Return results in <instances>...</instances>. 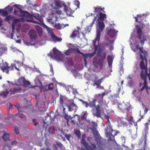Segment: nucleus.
<instances>
[{
    "mask_svg": "<svg viewBox=\"0 0 150 150\" xmlns=\"http://www.w3.org/2000/svg\"><path fill=\"white\" fill-rule=\"evenodd\" d=\"M146 14H138L137 16L134 17L135 19V21L142 24V27L141 28L140 25H137L135 26L136 29L138 38L140 40V43L142 45H144V42L147 41L146 36L145 34L142 31V29L146 27V28L149 29V23H144V21H146Z\"/></svg>",
    "mask_w": 150,
    "mask_h": 150,
    "instance_id": "f257e3e1",
    "label": "nucleus"
},
{
    "mask_svg": "<svg viewBox=\"0 0 150 150\" xmlns=\"http://www.w3.org/2000/svg\"><path fill=\"white\" fill-rule=\"evenodd\" d=\"M148 55L147 52H145L144 55L140 54V56L141 59L139 67L141 71H140V76L142 79L144 80L147 81V77L148 76L150 81V68L149 69V73L147 74V62L146 56Z\"/></svg>",
    "mask_w": 150,
    "mask_h": 150,
    "instance_id": "f03ea898",
    "label": "nucleus"
},
{
    "mask_svg": "<svg viewBox=\"0 0 150 150\" xmlns=\"http://www.w3.org/2000/svg\"><path fill=\"white\" fill-rule=\"evenodd\" d=\"M105 94V92L103 93L102 94H96L94 96V99L96 101H97L100 104H98L96 106L95 110H92V114L97 118L100 117H101V108L104 104L103 102V98Z\"/></svg>",
    "mask_w": 150,
    "mask_h": 150,
    "instance_id": "7ed1b4c3",
    "label": "nucleus"
},
{
    "mask_svg": "<svg viewBox=\"0 0 150 150\" xmlns=\"http://www.w3.org/2000/svg\"><path fill=\"white\" fill-rule=\"evenodd\" d=\"M101 51L98 50L97 54L99 56L101 57L102 58H99L98 60L97 58L95 57L93 58V64L96 68H98L100 67V69L102 70L103 68V63L106 58V53L105 52L103 53V55L101 56L100 55Z\"/></svg>",
    "mask_w": 150,
    "mask_h": 150,
    "instance_id": "20e7f679",
    "label": "nucleus"
},
{
    "mask_svg": "<svg viewBox=\"0 0 150 150\" xmlns=\"http://www.w3.org/2000/svg\"><path fill=\"white\" fill-rule=\"evenodd\" d=\"M144 81L143 86L142 87L139 89L138 91L134 90L132 92L134 95L136 97L137 100L139 102H141V101L142 92L144 89L146 90L147 93L149 94L148 91L149 88L148 86L147 81L146 80Z\"/></svg>",
    "mask_w": 150,
    "mask_h": 150,
    "instance_id": "39448f33",
    "label": "nucleus"
},
{
    "mask_svg": "<svg viewBox=\"0 0 150 150\" xmlns=\"http://www.w3.org/2000/svg\"><path fill=\"white\" fill-rule=\"evenodd\" d=\"M20 16L23 17V20L25 22L27 21V22H32L35 23H38V21H34L33 20V17L27 11H23L20 9Z\"/></svg>",
    "mask_w": 150,
    "mask_h": 150,
    "instance_id": "423d86ee",
    "label": "nucleus"
},
{
    "mask_svg": "<svg viewBox=\"0 0 150 150\" xmlns=\"http://www.w3.org/2000/svg\"><path fill=\"white\" fill-rule=\"evenodd\" d=\"M118 132L110 128H107L106 129V134L107 137L110 140L115 143L116 141L114 139V137L116 135Z\"/></svg>",
    "mask_w": 150,
    "mask_h": 150,
    "instance_id": "0eeeda50",
    "label": "nucleus"
},
{
    "mask_svg": "<svg viewBox=\"0 0 150 150\" xmlns=\"http://www.w3.org/2000/svg\"><path fill=\"white\" fill-rule=\"evenodd\" d=\"M9 85V86L11 88L10 89V91L11 94H14L17 93H20L21 90V88L19 86L15 84H14L13 82L8 81Z\"/></svg>",
    "mask_w": 150,
    "mask_h": 150,
    "instance_id": "6e6552de",
    "label": "nucleus"
},
{
    "mask_svg": "<svg viewBox=\"0 0 150 150\" xmlns=\"http://www.w3.org/2000/svg\"><path fill=\"white\" fill-rule=\"evenodd\" d=\"M98 27L97 28L96 35V40H100V33L104 29L105 25L103 22L98 21Z\"/></svg>",
    "mask_w": 150,
    "mask_h": 150,
    "instance_id": "1a4fd4ad",
    "label": "nucleus"
},
{
    "mask_svg": "<svg viewBox=\"0 0 150 150\" xmlns=\"http://www.w3.org/2000/svg\"><path fill=\"white\" fill-rule=\"evenodd\" d=\"M147 139L145 135L143 140L139 141V148L141 150H149V148L147 146Z\"/></svg>",
    "mask_w": 150,
    "mask_h": 150,
    "instance_id": "9d476101",
    "label": "nucleus"
},
{
    "mask_svg": "<svg viewBox=\"0 0 150 150\" xmlns=\"http://www.w3.org/2000/svg\"><path fill=\"white\" fill-rule=\"evenodd\" d=\"M69 111H76L78 108L77 106L74 103V100H69L67 104H66Z\"/></svg>",
    "mask_w": 150,
    "mask_h": 150,
    "instance_id": "9b49d317",
    "label": "nucleus"
},
{
    "mask_svg": "<svg viewBox=\"0 0 150 150\" xmlns=\"http://www.w3.org/2000/svg\"><path fill=\"white\" fill-rule=\"evenodd\" d=\"M0 68L3 72H5L7 74L8 73L9 70H11L10 69H11V70H12L13 69L12 67H10L8 66V64L6 62L3 63L2 65L1 66Z\"/></svg>",
    "mask_w": 150,
    "mask_h": 150,
    "instance_id": "f8f14e48",
    "label": "nucleus"
},
{
    "mask_svg": "<svg viewBox=\"0 0 150 150\" xmlns=\"http://www.w3.org/2000/svg\"><path fill=\"white\" fill-rule=\"evenodd\" d=\"M51 6L55 9L61 8L62 7L61 2L59 1H54L51 4Z\"/></svg>",
    "mask_w": 150,
    "mask_h": 150,
    "instance_id": "ddd939ff",
    "label": "nucleus"
},
{
    "mask_svg": "<svg viewBox=\"0 0 150 150\" xmlns=\"http://www.w3.org/2000/svg\"><path fill=\"white\" fill-rule=\"evenodd\" d=\"M103 78L102 77L100 79H99L98 76H96L93 80V86H95L96 85L97 86V88H99L100 86L101 83L103 82Z\"/></svg>",
    "mask_w": 150,
    "mask_h": 150,
    "instance_id": "4468645a",
    "label": "nucleus"
},
{
    "mask_svg": "<svg viewBox=\"0 0 150 150\" xmlns=\"http://www.w3.org/2000/svg\"><path fill=\"white\" fill-rule=\"evenodd\" d=\"M103 138L100 136L97 135L95 137V140L97 142V144L99 149H100L103 145Z\"/></svg>",
    "mask_w": 150,
    "mask_h": 150,
    "instance_id": "2eb2a0df",
    "label": "nucleus"
},
{
    "mask_svg": "<svg viewBox=\"0 0 150 150\" xmlns=\"http://www.w3.org/2000/svg\"><path fill=\"white\" fill-rule=\"evenodd\" d=\"M24 22L25 21H24L23 18L20 19H15V18L14 19L12 22V24L11 27L12 29L13 32L14 31L15 29V26L17 24L21 22Z\"/></svg>",
    "mask_w": 150,
    "mask_h": 150,
    "instance_id": "dca6fc26",
    "label": "nucleus"
},
{
    "mask_svg": "<svg viewBox=\"0 0 150 150\" xmlns=\"http://www.w3.org/2000/svg\"><path fill=\"white\" fill-rule=\"evenodd\" d=\"M53 54L54 57L56 59H60V57L61 53L56 48H54L53 49Z\"/></svg>",
    "mask_w": 150,
    "mask_h": 150,
    "instance_id": "f3484780",
    "label": "nucleus"
},
{
    "mask_svg": "<svg viewBox=\"0 0 150 150\" xmlns=\"http://www.w3.org/2000/svg\"><path fill=\"white\" fill-rule=\"evenodd\" d=\"M28 34L31 40H35L37 38V34L34 30H30Z\"/></svg>",
    "mask_w": 150,
    "mask_h": 150,
    "instance_id": "a211bd4d",
    "label": "nucleus"
},
{
    "mask_svg": "<svg viewBox=\"0 0 150 150\" xmlns=\"http://www.w3.org/2000/svg\"><path fill=\"white\" fill-rule=\"evenodd\" d=\"M77 30H75L72 33L70 37L72 38H74L76 37L77 36H79V30L81 29V28L79 27H77Z\"/></svg>",
    "mask_w": 150,
    "mask_h": 150,
    "instance_id": "6ab92c4d",
    "label": "nucleus"
},
{
    "mask_svg": "<svg viewBox=\"0 0 150 150\" xmlns=\"http://www.w3.org/2000/svg\"><path fill=\"white\" fill-rule=\"evenodd\" d=\"M117 32L118 31L115 30V29H110L108 31L107 34L110 37L113 38Z\"/></svg>",
    "mask_w": 150,
    "mask_h": 150,
    "instance_id": "aec40b11",
    "label": "nucleus"
},
{
    "mask_svg": "<svg viewBox=\"0 0 150 150\" xmlns=\"http://www.w3.org/2000/svg\"><path fill=\"white\" fill-rule=\"evenodd\" d=\"M56 117V115L54 112H51L47 114V116L46 117L45 121L47 120L46 119L49 117L50 120V122H51L54 120Z\"/></svg>",
    "mask_w": 150,
    "mask_h": 150,
    "instance_id": "412c9836",
    "label": "nucleus"
},
{
    "mask_svg": "<svg viewBox=\"0 0 150 150\" xmlns=\"http://www.w3.org/2000/svg\"><path fill=\"white\" fill-rule=\"evenodd\" d=\"M95 14H97V16L100 14V13H102V11L104 12V8H102L101 6H97L96 7H94Z\"/></svg>",
    "mask_w": 150,
    "mask_h": 150,
    "instance_id": "4be33fe9",
    "label": "nucleus"
},
{
    "mask_svg": "<svg viewBox=\"0 0 150 150\" xmlns=\"http://www.w3.org/2000/svg\"><path fill=\"white\" fill-rule=\"evenodd\" d=\"M100 40H96V38L93 41V46H94V50L93 52H96L99 47V42Z\"/></svg>",
    "mask_w": 150,
    "mask_h": 150,
    "instance_id": "5701e85b",
    "label": "nucleus"
},
{
    "mask_svg": "<svg viewBox=\"0 0 150 150\" xmlns=\"http://www.w3.org/2000/svg\"><path fill=\"white\" fill-rule=\"evenodd\" d=\"M98 16V21L103 22L104 20L106 19V16L105 14L102 13H100Z\"/></svg>",
    "mask_w": 150,
    "mask_h": 150,
    "instance_id": "b1692460",
    "label": "nucleus"
},
{
    "mask_svg": "<svg viewBox=\"0 0 150 150\" xmlns=\"http://www.w3.org/2000/svg\"><path fill=\"white\" fill-rule=\"evenodd\" d=\"M114 57H112L111 56L108 55L107 56V60L108 63V66L109 67H112V62Z\"/></svg>",
    "mask_w": 150,
    "mask_h": 150,
    "instance_id": "393cba45",
    "label": "nucleus"
},
{
    "mask_svg": "<svg viewBox=\"0 0 150 150\" xmlns=\"http://www.w3.org/2000/svg\"><path fill=\"white\" fill-rule=\"evenodd\" d=\"M6 17L5 19V21L8 22L9 23H11L12 22L14 19L15 18L14 17L12 16L11 15L6 16Z\"/></svg>",
    "mask_w": 150,
    "mask_h": 150,
    "instance_id": "a878e982",
    "label": "nucleus"
},
{
    "mask_svg": "<svg viewBox=\"0 0 150 150\" xmlns=\"http://www.w3.org/2000/svg\"><path fill=\"white\" fill-rule=\"evenodd\" d=\"M32 16L33 17V20L34 21V18H35L36 19L38 20L41 23L43 24V19L42 17L39 14H36L35 16Z\"/></svg>",
    "mask_w": 150,
    "mask_h": 150,
    "instance_id": "bb28decb",
    "label": "nucleus"
},
{
    "mask_svg": "<svg viewBox=\"0 0 150 150\" xmlns=\"http://www.w3.org/2000/svg\"><path fill=\"white\" fill-rule=\"evenodd\" d=\"M35 28L39 37H41L42 35V29L39 26H35Z\"/></svg>",
    "mask_w": 150,
    "mask_h": 150,
    "instance_id": "cd10ccee",
    "label": "nucleus"
},
{
    "mask_svg": "<svg viewBox=\"0 0 150 150\" xmlns=\"http://www.w3.org/2000/svg\"><path fill=\"white\" fill-rule=\"evenodd\" d=\"M51 37L53 41L55 42H60L62 40V38L57 37L54 34H52Z\"/></svg>",
    "mask_w": 150,
    "mask_h": 150,
    "instance_id": "c85d7f7f",
    "label": "nucleus"
},
{
    "mask_svg": "<svg viewBox=\"0 0 150 150\" xmlns=\"http://www.w3.org/2000/svg\"><path fill=\"white\" fill-rule=\"evenodd\" d=\"M57 18L55 16H53L51 18L47 19V21L51 23L52 24H54L57 21Z\"/></svg>",
    "mask_w": 150,
    "mask_h": 150,
    "instance_id": "c756f323",
    "label": "nucleus"
},
{
    "mask_svg": "<svg viewBox=\"0 0 150 150\" xmlns=\"http://www.w3.org/2000/svg\"><path fill=\"white\" fill-rule=\"evenodd\" d=\"M63 115L64 117V118L65 119L68 121L70 119H71V117L70 115H68L66 113V112L65 111V110H66V108H64L63 109Z\"/></svg>",
    "mask_w": 150,
    "mask_h": 150,
    "instance_id": "7c9ffc66",
    "label": "nucleus"
},
{
    "mask_svg": "<svg viewBox=\"0 0 150 150\" xmlns=\"http://www.w3.org/2000/svg\"><path fill=\"white\" fill-rule=\"evenodd\" d=\"M24 78V77H23L18 79L15 84L19 86L22 85Z\"/></svg>",
    "mask_w": 150,
    "mask_h": 150,
    "instance_id": "2f4dec72",
    "label": "nucleus"
},
{
    "mask_svg": "<svg viewBox=\"0 0 150 150\" xmlns=\"http://www.w3.org/2000/svg\"><path fill=\"white\" fill-rule=\"evenodd\" d=\"M96 100L93 99L92 101L89 102V107L92 108H93V107H94L95 108L96 106ZM94 110V109H93V110ZM94 110H95V109Z\"/></svg>",
    "mask_w": 150,
    "mask_h": 150,
    "instance_id": "473e14b6",
    "label": "nucleus"
},
{
    "mask_svg": "<svg viewBox=\"0 0 150 150\" xmlns=\"http://www.w3.org/2000/svg\"><path fill=\"white\" fill-rule=\"evenodd\" d=\"M75 11H73L70 8H69L65 12L67 14L68 16H72V15L74 13Z\"/></svg>",
    "mask_w": 150,
    "mask_h": 150,
    "instance_id": "72a5a7b5",
    "label": "nucleus"
},
{
    "mask_svg": "<svg viewBox=\"0 0 150 150\" xmlns=\"http://www.w3.org/2000/svg\"><path fill=\"white\" fill-rule=\"evenodd\" d=\"M49 122L48 121H47V122H44L43 125V128L46 130L47 129L48 131H49L50 130V127H49Z\"/></svg>",
    "mask_w": 150,
    "mask_h": 150,
    "instance_id": "f704fd0d",
    "label": "nucleus"
},
{
    "mask_svg": "<svg viewBox=\"0 0 150 150\" xmlns=\"http://www.w3.org/2000/svg\"><path fill=\"white\" fill-rule=\"evenodd\" d=\"M3 138L5 142L8 140L9 141V142L10 141L9 139V134L6 133H5L3 135Z\"/></svg>",
    "mask_w": 150,
    "mask_h": 150,
    "instance_id": "c9c22d12",
    "label": "nucleus"
},
{
    "mask_svg": "<svg viewBox=\"0 0 150 150\" xmlns=\"http://www.w3.org/2000/svg\"><path fill=\"white\" fill-rule=\"evenodd\" d=\"M8 92L7 91H3L1 92V93H0V96L3 98H4L8 94Z\"/></svg>",
    "mask_w": 150,
    "mask_h": 150,
    "instance_id": "e433bc0d",
    "label": "nucleus"
},
{
    "mask_svg": "<svg viewBox=\"0 0 150 150\" xmlns=\"http://www.w3.org/2000/svg\"><path fill=\"white\" fill-rule=\"evenodd\" d=\"M30 84V83L28 81H27L24 78L22 85L26 87Z\"/></svg>",
    "mask_w": 150,
    "mask_h": 150,
    "instance_id": "4c0bfd02",
    "label": "nucleus"
},
{
    "mask_svg": "<svg viewBox=\"0 0 150 150\" xmlns=\"http://www.w3.org/2000/svg\"><path fill=\"white\" fill-rule=\"evenodd\" d=\"M82 139L81 140V143L84 146L85 145L84 142L86 143H87L86 141H85V138L86 137V136L85 134H83L82 135Z\"/></svg>",
    "mask_w": 150,
    "mask_h": 150,
    "instance_id": "58836bf2",
    "label": "nucleus"
},
{
    "mask_svg": "<svg viewBox=\"0 0 150 150\" xmlns=\"http://www.w3.org/2000/svg\"><path fill=\"white\" fill-rule=\"evenodd\" d=\"M80 100L85 105V106L86 108L89 107V103H88L87 101H85L82 99H80Z\"/></svg>",
    "mask_w": 150,
    "mask_h": 150,
    "instance_id": "ea45409f",
    "label": "nucleus"
},
{
    "mask_svg": "<svg viewBox=\"0 0 150 150\" xmlns=\"http://www.w3.org/2000/svg\"><path fill=\"white\" fill-rule=\"evenodd\" d=\"M63 96H61L59 98V103L61 105V106L60 107V108L61 107L64 108L63 106V104L64 103V101H63Z\"/></svg>",
    "mask_w": 150,
    "mask_h": 150,
    "instance_id": "a19ab883",
    "label": "nucleus"
},
{
    "mask_svg": "<svg viewBox=\"0 0 150 150\" xmlns=\"http://www.w3.org/2000/svg\"><path fill=\"white\" fill-rule=\"evenodd\" d=\"M74 134L78 138L80 137L81 134L80 131L79 130H76L75 131Z\"/></svg>",
    "mask_w": 150,
    "mask_h": 150,
    "instance_id": "79ce46f5",
    "label": "nucleus"
},
{
    "mask_svg": "<svg viewBox=\"0 0 150 150\" xmlns=\"http://www.w3.org/2000/svg\"><path fill=\"white\" fill-rule=\"evenodd\" d=\"M87 117V112L86 111L83 114L81 117V119L83 120L86 119Z\"/></svg>",
    "mask_w": 150,
    "mask_h": 150,
    "instance_id": "37998d69",
    "label": "nucleus"
},
{
    "mask_svg": "<svg viewBox=\"0 0 150 150\" xmlns=\"http://www.w3.org/2000/svg\"><path fill=\"white\" fill-rule=\"evenodd\" d=\"M127 121H128L129 122V123L131 124H132V122H134L133 118L132 117L127 118Z\"/></svg>",
    "mask_w": 150,
    "mask_h": 150,
    "instance_id": "c03bdc74",
    "label": "nucleus"
},
{
    "mask_svg": "<svg viewBox=\"0 0 150 150\" xmlns=\"http://www.w3.org/2000/svg\"><path fill=\"white\" fill-rule=\"evenodd\" d=\"M6 50V49L2 47H0V57L2 56L3 54Z\"/></svg>",
    "mask_w": 150,
    "mask_h": 150,
    "instance_id": "a18cd8bd",
    "label": "nucleus"
},
{
    "mask_svg": "<svg viewBox=\"0 0 150 150\" xmlns=\"http://www.w3.org/2000/svg\"><path fill=\"white\" fill-rule=\"evenodd\" d=\"M54 27L56 28L59 30H60L62 28V25L59 23L55 24Z\"/></svg>",
    "mask_w": 150,
    "mask_h": 150,
    "instance_id": "49530a36",
    "label": "nucleus"
},
{
    "mask_svg": "<svg viewBox=\"0 0 150 150\" xmlns=\"http://www.w3.org/2000/svg\"><path fill=\"white\" fill-rule=\"evenodd\" d=\"M20 9L19 10L17 11L16 10H14L13 11V13L14 15H17L18 16H20Z\"/></svg>",
    "mask_w": 150,
    "mask_h": 150,
    "instance_id": "de8ad7c7",
    "label": "nucleus"
},
{
    "mask_svg": "<svg viewBox=\"0 0 150 150\" xmlns=\"http://www.w3.org/2000/svg\"><path fill=\"white\" fill-rule=\"evenodd\" d=\"M74 4L77 7V8H76L75 10H76L77 8H79L80 2L79 1H75Z\"/></svg>",
    "mask_w": 150,
    "mask_h": 150,
    "instance_id": "09e8293b",
    "label": "nucleus"
},
{
    "mask_svg": "<svg viewBox=\"0 0 150 150\" xmlns=\"http://www.w3.org/2000/svg\"><path fill=\"white\" fill-rule=\"evenodd\" d=\"M48 90H52L53 88V83H50L49 84L48 86Z\"/></svg>",
    "mask_w": 150,
    "mask_h": 150,
    "instance_id": "8fccbe9b",
    "label": "nucleus"
},
{
    "mask_svg": "<svg viewBox=\"0 0 150 150\" xmlns=\"http://www.w3.org/2000/svg\"><path fill=\"white\" fill-rule=\"evenodd\" d=\"M91 126H92L93 128H96L97 126V124L95 122H91Z\"/></svg>",
    "mask_w": 150,
    "mask_h": 150,
    "instance_id": "3c124183",
    "label": "nucleus"
},
{
    "mask_svg": "<svg viewBox=\"0 0 150 150\" xmlns=\"http://www.w3.org/2000/svg\"><path fill=\"white\" fill-rule=\"evenodd\" d=\"M81 55H82L84 59H86L88 57V54H84L83 53Z\"/></svg>",
    "mask_w": 150,
    "mask_h": 150,
    "instance_id": "603ef678",
    "label": "nucleus"
},
{
    "mask_svg": "<svg viewBox=\"0 0 150 150\" xmlns=\"http://www.w3.org/2000/svg\"><path fill=\"white\" fill-rule=\"evenodd\" d=\"M62 6L64 7V12H65L67 10L69 9L68 8V7H67L65 3H63Z\"/></svg>",
    "mask_w": 150,
    "mask_h": 150,
    "instance_id": "864d4df0",
    "label": "nucleus"
},
{
    "mask_svg": "<svg viewBox=\"0 0 150 150\" xmlns=\"http://www.w3.org/2000/svg\"><path fill=\"white\" fill-rule=\"evenodd\" d=\"M96 54V52H93L92 53L88 54V57L90 58L93 57Z\"/></svg>",
    "mask_w": 150,
    "mask_h": 150,
    "instance_id": "5fc2aeb1",
    "label": "nucleus"
},
{
    "mask_svg": "<svg viewBox=\"0 0 150 150\" xmlns=\"http://www.w3.org/2000/svg\"><path fill=\"white\" fill-rule=\"evenodd\" d=\"M65 137L67 139L70 141V138L71 136V134H66L65 135Z\"/></svg>",
    "mask_w": 150,
    "mask_h": 150,
    "instance_id": "6e6d98bb",
    "label": "nucleus"
},
{
    "mask_svg": "<svg viewBox=\"0 0 150 150\" xmlns=\"http://www.w3.org/2000/svg\"><path fill=\"white\" fill-rule=\"evenodd\" d=\"M18 115L19 117H21V118H24L25 117V116L24 115H23L22 113L21 112H19L18 113Z\"/></svg>",
    "mask_w": 150,
    "mask_h": 150,
    "instance_id": "4d7b16f0",
    "label": "nucleus"
},
{
    "mask_svg": "<svg viewBox=\"0 0 150 150\" xmlns=\"http://www.w3.org/2000/svg\"><path fill=\"white\" fill-rule=\"evenodd\" d=\"M1 13H3L6 16L8 14V13L6 11H4L3 9H0V14Z\"/></svg>",
    "mask_w": 150,
    "mask_h": 150,
    "instance_id": "13d9d810",
    "label": "nucleus"
},
{
    "mask_svg": "<svg viewBox=\"0 0 150 150\" xmlns=\"http://www.w3.org/2000/svg\"><path fill=\"white\" fill-rule=\"evenodd\" d=\"M52 150H58L57 145L55 144H54L52 145Z\"/></svg>",
    "mask_w": 150,
    "mask_h": 150,
    "instance_id": "bf43d9fd",
    "label": "nucleus"
},
{
    "mask_svg": "<svg viewBox=\"0 0 150 150\" xmlns=\"http://www.w3.org/2000/svg\"><path fill=\"white\" fill-rule=\"evenodd\" d=\"M57 145L58 146L61 148H62V144L60 142H57L56 143Z\"/></svg>",
    "mask_w": 150,
    "mask_h": 150,
    "instance_id": "052dcab7",
    "label": "nucleus"
},
{
    "mask_svg": "<svg viewBox=\"0 0 150 150\" xmlns=\"http://www.w3.org/2000/svg\"><path fill=\"white\" fill-rule=\"evenodd\" d=\"M139 49L141 52L143 54V55H144V53L145 52H146L145 51H143V48L142 47H139V48L138 49Z\"/></svg>",
    "mask_w": 150,
    "mask_h": 150,
    "instance_id": "680f3d73",
    "label": "nucleus"
},
{
    "mask_svg": "<svg viewBox=\"0 0 150 150\" xmlns=\"http://www.w3.org/2000/svg\"><path fill=\"white\" fill-rule=\"evenodd\" d=\"M17 144V142L16 141H13L11 144V145L12 146L16 145Z\"/></svg>",
    "mask_w": 150,
    "mask_h": 150,
    "instance_id": "e2e57ef3",
    "label": "nucleus"
},
{
    "mask_svg": "<svg viewBox=\"0 0 150 150\" xmlns=\"http://www.w3.org/2000/svg\"><path fill=\"white\" fill-rule=\"evenodd\" d=\"M73 75L75 76H77L78 75V73L76 71V70H74L72 71Z\"/></svg>",
    "mask_w": 150,
    "mask_h": 150,
    "instance_id": "0e129e2a",
    "label": "nucleus"
},
{
    "mask_svg": "<svg viewBox=\"0 0 150 150\" xmlns=\"http://www.w3.org/2000/svg\"><path fill=\"white\" fill-rule=\"evenodd\" d=\"M14 131L15 133L17 134H19V132H18V129L15 127L14 128Z\"/></svg>",
    "mask_w": 150,
    "mask_h": 150,
    "instance_id": "69168bd1",
    "label": "nucleus"
},
{
    "mask_svg": "<svg viewBox=\"0 0 150 150\" xmlns=\"http://www.w3.org/2000/svg\"><path fill=\"white\" fill-rule=\"evenodd\" d=\"M33 122L34 123V125L35 126L36 125L38 124V122H36V119H35L33 120Z\"/></svg>",
    "mask_w": 150,
    "mask_h": 150,
    "instance_id": "338daca9",
    "label": "nucleus"
},
{
    "mask_svg": "<svg viewBox=\"0 0 150 150\" xmlns=\"http://www.w3.org/2000/svg\"><path fill=\"white\" fill-rule=\"evenodd\" d=\"M144 107H145V109L144 110V112L145 114H146L147 113V112L149 110L148 108H147L145 105H144Z\"/></svg>",
    "mask_w": 150,
    "mask_h": 150,
    "instance_id": "774afa93",
    "label": "nucleus"
}]
</instances>
